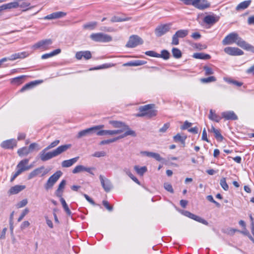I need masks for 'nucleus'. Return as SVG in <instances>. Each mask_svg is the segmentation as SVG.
<instances>
[{"label":"nucleus","mask_w":254,"mask_h":254,"mask_svg":"<svg viewBox=\"0 0 254 254\" xmlns=\"http://www.w3.org/2000/svg\"><path fill=\"white\" fill-rule=\"evenodd\" d=\"M234 43L245 50H252V49H254V47L246 43L235 32L230 33L222 41V44L224 45H230Z\"/></svg>","instance_id":"nucleus-1"},{"label":"nucleus","mask_w":254,"mask_h":254,"mask_svg":"<svg viewBox=\"0 0 254 254\" xmlns=\"http://www.w3.org/2000/svg\"><path fill=\"white\" fill-rule=\"evenodd\" d=\"M71 146L69 144L61 145L50 152H47L48 150H46L45 148L39 153L40 158L42 161H48L65 151L70 148Z\"/></svg>","instance_id":"nucleus-2"},{"label":"nucleus","mask_w":254,"mask_h":254,"mask_svg":"<svg viewBox=\"0 0 254 254\" xmlns=\"http://www.w3.org/2000/svg\"><path fill=\"white\" fill-rule=\"evenodd\" d=\"M154 105L153 104L141 106L138 108L139 113L136 114L135 116L138 117H146L147 118L155 117L157 115V111L154 109Z\"/></svg>","instance_id":"nucleus-3"},{"label":"nucleus","mask_w":254,"mask_h":254,"mask_svg":"<svg viewBox=\"0 0 254 254\" xmlns=\"http://www.w3.org/2000/svg\"><path fill=\"white\" fill-rule=\"evenodd\" d=\"M53 44V41L51 39H43L39 41L31 46V49L34 50L45 51L49 49Z\"/></svg>","instance_id":"nucleus-4"},{"label":"nucleus","mask_w":254,"mask_h":254,"mask_svg":"<svg viewBox=\"0 0 254 254\" xmlns=\"http://www.w3.org/2000/svg\"><path fill=\"white\" fill-rule=\"evenodd\" d=\"M62 175L61 171H57L53 175H52L44 185V188L46 190L52 189Z\"/></svg>","instance_id":"nucleus-5"},{"label":"nucleus","mask_w":254,"mask_h":254,"mask_svg":"<svg viewBox=\"0 0 254 254\" xmlns=\"http://www.w3.org/2000/svg\"><path fill=\"white\" fill-rule=\"evenodd\" d=\"M90 38L93 41L97 42L105 43L112 40V38L111 36L103 33H93L90 35Z\"/></svg>","instance_id":"nucleus-6"},{"label":"nucleus","mask_w":254,"mask_h":254,"mask_svg":"<svg viewBox=\"0 0 254 254\" xmlns=\"http://www.w3.org/2000/svg\"><path fill=\"white\" fill-rule=\"evenodd\" d=\"M104 127V125H99V126H94L93 127L87 128L84 130H81L79 131L77 134V137L78 138H80L82 137L91 135L93 134L94 133H96V131L103 128Z\"/></svg>","instance_id":"nucleus-7"},{"label":"nucleus","mask_w":254,"mask_h":254,"mask_svg":"<svg viewBox=\"0 0 254 254\" xmlns=\"http://www.w3.org/2000/svg\"><path fill=\"white\" fill-rule=\"evenodd\" d=\"M48 172L49 170L45 169L44 166H41L31 172L28 176V180H30L37 176L43 177L46 175Z\"/></svg>","instance_id":"nucleus-8"},{"label":"nucleus","mask_w":254,"mask_h":254,"mask_svg":"<svg viewBox=\"0 0 254 254\" xmlns=\"http://www.w3.org/2000/svg\"><path fill=\"white\" fill-rule=\"evenodd\" d=\"M142 43L143 41L139 37L136 35H133L130 37L126 46L128 48H134Z\"/></svg>","instance_id":"nucleus-9"},{"label":"nucleus","mask_w":254,"mask_h":254,"mask_svg":"<svg viewBox=\"0 0 254 254\" xmlns=\"http://www.w3.org/2000/svg\"><path fill=\"white\" fill-rule=\"evenodd\" d=\"M171 24H166L158 26L155 30V33L158 37H160L166 33L171 28Z\"/></svg>","instance_id":"nucleus-10"},{"label":"nucleus","mask_w":254,"mask_h":254,"mask_svg":"<svg viewBox=\"0 0 254 254\" xmlns=\"http://www.w3.org/2000/svg\"><path fill=\"white\" fill-rule=\"evenodd\" d=\"M24 0H15L12 2H10V5L12 9L15 8H26L30 5V2L25 1Z\"/></svg>","instance_id":"nucleus-11"},{"label":"nucleus","mask_w":254,"mask_h":254,"mask_svg":"<svg viewBox=\"0 0 254 254\" xmlns=\"http://www.w3.org/2000/svg\"><path fill=\"white\" fill-rule=\"evenodd\" d=\"M99 179L101 184V185L106 192H109L112 189V184L111 182L108 179L104 177L103 175H100L99 176Z\"/></svg>","instance_id":"nucleus-12"},{"label":"nucleus","mask_w":254,"mask_h":254,"mask_svg":"<svg viewBox=\"0 0 254 254\" xmlns=\"http://www.w3.org/2000/svg\"><path fill=\"white\" fill-rule=\"evenodd\" d=\"M224 52L231 56H241L243 55L244 52L241 49L236 48L228 47L224 49Z\"/></svg>","instance_id":"nucleus-13"},{"label":"nucleus","mask_w":254,"mask_h":254,"mask_svg":"<svg viewBox=\"0 0 254 254\" xmlns=\"http://www.w3.org/2000/svg\"><path fill=\"white\" fill-rule=\"evenodd\" d=\"M29 163V159H25L19 162V163L17 165V171H20V173L29 170L31 168L32 166L31 165L28 166V164Z\"/></svg>","instance_id":"nucleus-14"},{"label":"nucleus","mask_w":254,"mask_h":254,"mask_svg":"<svg viewBox=\"0 0 254 254\" xmlns=\"http://www.w3.org/2000/svg\"><path fill=\"white\" fill-rule=\"evenodd\" d=\"M183 214L185 216H186L189 218H190L196 221H197V222L201 223L203 224H204L205 225H208V222L206 220H205L204 219H202L201 217H200L198 216L195 215L190 213L189 211H185L183 212Z\"/></svg>","instance_id":"nucleus-15"},{"label":"nucleus","mask_w":254,"mask_h":254,"mask_svg":"<svg viewBox=\"0 0 254 254\" xmlns=\"http://www.w3.org/2000/svg\"><path fill=\"white\" fill-rule=\"evenodd\" d=\"M210 6V2L207 0H196L194 7L203 10Z\"/></svg>","instance_id":"nucleus-16"},{"label":"nucleus","mask_w":254,"mask_h":254,"mask_svg":"<svg viewBox=\"0 0 254 254\" xmlns=\"http://www.w3.org/2000/svg\"><path fill=\"white\" fill-rule=\"evenodd\" d=\"M95 170L94 168L85 167L83 165L76 166L72 170L73 174L78 173L83 171H86L90 174L94 175L92 170Z\"/></svg>","instance_id":"nucleus-17"},{"label":"nucleus","mask_w":254,"mask_h":254,"mask_svg":"<svg viewBox=\"0 0 254 254\" xmlns=\"http://www.w3.org/2000/svg\"><path fill=\"white\" fill-rule=\"evenodd\" d=\"M109 124L113 126L115 128H118V130H123V132L127 128V126L123 122L116 121H110Z\"/></svg>","instance_id":"nucleus-18"},{"label":"nucleus","mask_w":254,"mask_h":254,"mask_svg":"<svg viewBox=\"0 0 254 254\" xmlns=\"http://www.w3.org/2000/svg\"><path fill=\"white\" fill-rule=\"evenodd\" d=\"M222 118L227 120H236L238 119L237 115L232 111L223 112L221 113Z\"/></svg>","instance_id":"nucleus-19"},{"label":"nucleus","mask_w":254,"mask_h":254,"mask_svg":"<svg viewBox=\"0 0 254 254\" xmlns=\"http://www.w3.org/2000/svg\"><path fill=\"white\" fill-rule=\"evenodd\" d=\"M16 145V141L14 139H11L3 141L1 144L2 148L11 149Z\"/></svg>","instance_id":"nucleus-20"},{"label":"nucleus","mask_w":254,"mask_h":254,"mask_svg":"<svg viewBox=\"0 0 254 254\" xmlns=\"http://www.w3.org/2000/svg\"><path fill=\"white\" fill-rule=\"evenodd\" d=\"M86 60H89L91 58V54L90 52L86 51H80L78 52L75 54V58L77 60H81L82 58Z\"/></svg>","instance_id":"nucleus-21"},{"label":"nucleus","mask_w":254,"mask_h":254,"mask_svg":"<svg viewBox=\"0 0 254 254\" xmlns=\"http://www.w3.org/2000/svg\"><path fill=\"white\" fill-rule=\"evenodd\" d=\"M141 154L143 155L154 158L155 159L158 161H161L163 160V159L160 156V155L157 153L148 151H142L141 152Z\"/></svg>","instance_id":"nucleus-22"},{"label":"nucleus","mask_w":254,"mask_h":254,"mask_svg":"<svg viewBox=\"0 0 254 254\" xmlns=\"http://www.w3.org/2000/svg\"><path fill=\"white\" fill-rule=\"evenodd\" d=\"M28 56L26 52H23L21 53H15L12 54L10 57L7 58L9 61H14L18 59H23L27 57Z\"/></svg>","instance_id":"nucleus-23"},{"label":"nucleus","mask_w":254,"mask_h":254,"mask_svg":"<svg viewBox=\"0 0 254 254\" xmlns=\"http://www.w3.org/2000/svg\"><path fill=\"white\" fill-rule=\"evenodd\" d=\"M219 20V17L215 15H209L204 18V22L208 24H213Z\"/></svg>","instance_id":"nucleus-24"},{"label":"nucleus","mask_w":254,"mask_h":254,"mask_svg":"<svg viewBox=\"0 0 254 254\" xmlns=\"http://www.w3.org/2000/svg\"><path fill=\"white\" fill-rule=\"evenodd\" d=\"M78 159L79 157H76L69 160H64L62 163V166L64 168L70 167L75 163Z\"/></svg>","instance_id":"nucleus-25"},{"label":"nucleus","mask_w":254,"mask_h":254,"mask_svg":"<svg viewBox=\"0 0 254 254\" xmlns=\"http://www.w3.org/2000/svg\"><path fill=\"white\" fill-rule=\"evenodd\" d=\"M146 62L142 60H135L133 61H130L129 62L125 63L123 64L124 66H137L142 65L146 64Z\"/></svg>","instance_id":"nucleus-26"},{"label":"nucleus","mask_w":254,"mask_h":254,"mask_svg":"<svg viewBox=\"0 0 254 254\" xmlns=\"http://www.w3.org/2000/svg\"><path fill=\"white\" fill-rule=\"evenodd\" d=\"M65 185L66 181L64 180H62L59 184L58 189L55 192V194L57 196L61 197V196L63 195V192Z\"/></svg>","instance_id":"nucleus-27"},{"label":"nucleus","mask_w":254,"mask_h":254,"mask_svg":"<svg viewBox=\"0 0 254 254\" xmlns=\"http://www.w3.org/2000/svg\"><path fill=\"white\" fill-rule=\"evenodd\" d=\"M25 188V186L24 185H16L11 187L9 190L8 192L10 194H17L23 190Z\"/></svg>","instance_id":"nucleus-28"},{"label":"nucleus","mask_w":254,"mask_h":254,"mask_svg":"<svg viewBox=\"0 0 254 254\" xmlns=\"http://www.w3.org/2000/svg\"><path fill=\"white\" fill-rule=\"evenodd\" d=\"M124 133L121 134L119 136L117 137L118 140L124 138L125 137L128 135H131L132 136H135L136 133L134 131L131 130L128 126H127V128L123 132Z\"/></svg>","instance_id":"nucleus-29"},{"label":"nucleus","mask_w":254,"mask_h":254,"mask_svg":"<svg viewBox=\"0 0 254 254\" xmlns=\"http://www.w3.org/2000/svg\"><path fill=\"white\" fill-rule=\"evenodd\" d=\"M251 3V0H245L240 3L236 7V9L238 11L244 10L249 6Z\"/></svg>","instance_id":"nucleus-30"},{"label":"nucleus","mask_w":254,"mask_h":254,"mask_svg":"<svg viewBox=\"0 0 254 254\" xmlns=\"http://www.w3.org/2000/svg\"><path fill=\"white\" fill-rule=\"evenodd\" d=\"M61 52V49H56V50L52 51V52H51L50 53H47V54H45L41 56V59H43V60L51 58L53 56H55L60 54Z\"/></svg>","instance_id":"nucleus-31"},{"label":"nucleus","mask_w":254,"mask_h":254,"mask_svg":"<svg viewBox=\"0 0 254 254\" xmlns=\"http://www.w3.org/2000/svg\"><path fill=\"white\" fill-rule=\"evenodd\" d=\"M41 81H32L30 83H28L26 84H25L21 89H20V91L21 92H23L26 90H28V89H31L32 88H33L34 86H35V85H36L37 84L39 83H41Z\"/></svg>","instance_id":"nucleus-32"},{"label":"nucleus","mask_w":254,"mask_h":254,"mask_svg":"<svg viewBox=\"0 0 254 254\" xmlns=\"http://www.w3.org/2000/svg\"><path fill=\"white\" fill-rule=\"evenodd\" d=\"M192 57L197 59H202V60H208L210 59L211 57L209 55L201 53H194Z\"/></svg>","instance_id":"nucleus-33"},{"label":"nucleus","mask_w":254,"mask_h":254,"mask_svg":"<svg viewBox=\"0 0 254 254\" xmlns=\"http://www.w3.org/2000/svg\"><path fill=\"white\" fill-rule=\"evenodd\" d=\"M186 138V136H182L179 133L177 134L175 136L173 137L174 141L180 142L184 146H185V140Z\"/></svg>","instance_id":"nucleus-34"},{"label":"nucleus","mask_w":254,"mask_h":254,"mask_svg":"<svg viewBox=\"0 0 254 254\" xmlns=\"http://www.w3.org/2000/svg\"><path fill=\"white\" fill-rule=\"evenodd\" d=\"M208 118L212 121H215L216 122H219L221 120V118L212 110H210Z\"/></svg>","instance_id":"nucleus-35"},{"label":"nucleus","mask_w":254,"mask_h":254,"mask_svg":"<svg viewBox=\"0 0 254 254\" xmlns=\"http://www.w3.org/2000/svg\"><path fill=\"white\" fill-rule=\"evenodd\" d=\"M134 169L136 172V173L140 176H143V174L147 171L146 167L143 166L140 167L138 165L134 166Z\"/></svg>","instance_id":"nucleus-36"},{"label":"nucleus","mask_w":254,"mask_h":254,"mask_svg":"<svg viewBox=\"0 0 254 254\" xmlns=\"http://www.w3.org/2000/svg\"><path fill=\"white\" fill-rule=\"evenodd\" d=\"M189 33V31L186 29H182L177 31L175 34L176 36L179 38H183L187 36Z\"/></svg>","instance_id":"nucleus-37"},{"label":"nucleus","mask_w":254,"mask_h":254,"mask_svg":"<svg viewBox=\"0 0 254 254\" xmlns=\"http://www.w3.org/2000/svg\"><path fill=\"white\" fill-rule=\"evenodd\" d=\"M30 153L28 148L26 147H23L19 149L17 151V153L20 156H23L27 155Z\"/></svg>","instance_id":"nucleus-38"},{"label":"nucleus","mask_w":254,"mask_h":254,"mask_svg":"<svg viewBox=\"0 0 254 254\" xmlns=\"http://www.w3.org/2000/svg\"><path fill=\"white\" fill-rule=\"evenodd\" d=\"M172 52L174 57L176 59H179L182 57V52L178 48H173Z\"/></svg>","instance_id":"nucleus-39"},{"label":"nucleus","mask_w":254,"mask_h":254,"mask_svg":"<svg viewBox=\"0 0 254 254\" xmlns=\"http://www.w3.org/2000/svg\"><path fill=\"white\" fill-rule=\"evenodd\" d=\"M216 80V78L213 76H209L206 78H202L200 79L201 82L203 83H207L212 82H215Z\"/></svg>","instance_id":"nucleus-40"},{"label":"nucleus","mask_w":254,"mask_h":254,"mask_svg":"<svg viewBox=\"0 0 254 254\" xmlns=\"http://www.w3.org/2000/svg\"><path fill=\"white\" fill-rule=\"evenodd\" d=\"M130 19V17H127L125 18H122L118 16H113L112 17L111 21L112 22H122V21H127Z\"/></svg>","instance_id":"nucleus-41"},{"label":"nucleus","mask_w":254,"mask_h":254,"mask_svg":"<svg viewBox=\"0 0 254 254\" xmlns=\"http://www.w3.org/2000/svg\"><path fill=\"white\" fill-rule=\"evenodd\" d=\"M220 184L221 186V187L224 189L225 190H228L229 189V186L226 183V180L225 178H222L221 179L220 181Z\"/></svg>","instance_id":"nucleus-42"},{"label":"nucleus","mask_w":254,"mask_h":254,"mask_svg":"<svg viewBox=\"0 0 254 254\" xmlns=\"http://www.w3.org/2000/svg\"><path fill=\"white\" fill-rule=\"evenodd\" d=\"M97 25V23L96 22H90L83 25V28L86 29H94Z\"/></svg>","instance_id":"nucleus-43"},{"label":"nucleus","mask_w":254,"mask_h":254,"mask_svg":"<svg viewBox=\"0 0 254 254\" xmlns=\"http://www.w3.org/2000/svg\"><path fill=\"white\" fill-rule=\"evenodd\" d=\"M115 65V64H112V63H107L103 64L102 65H101L96 68H95V69H100L103 68H110L113 66H114Z\"/></svg>","instance_id":"nucleus-44"},{"label":"nucleus","mask_w":254,"mask_h":254,"mask_svg":"<svg viewBox=\"0 0 254 254\" xmlns=\"http://www.w3.org/2000/svg\"><path fill=\"white\" fill-rule=\"evenodd\" d=\"M117 140H118L117 137H115L114 138H112V139H107V140H104L101 141L99 143V144L100 145H105V144H109L110 143H112V142H115Z\"/></svg>","instance_id":"nucleus-45"},{"label":"nucleus","mask_w":254,"mask_h":254,"mask_svg":"<svg viewBox=\"0 0 254 254\" xmlns=\"http://www.w3.org/2000/svg\"><path fill=\"white\" fill-rule=\"evenodd\" d=\"M203 69L205 71V75H209L214 73V71L212 68L207 66H204L203 67Z\"/></svg>","instance_id":"nucleus-46"},{"label":"nucleus","mask_w":254,"mask_h":254,"mask_svg":"<svg viewBox=\"0 0 254 254\" xmlns=\"http://www.w3.org/2000/svg\"><path fill=\"white\" fill-rule=\"evenodd\" d=\"M59 143V140H55L53 142H51L47 147H46V150H50L57 146Z\"/></svg>","instance_id":"nucleus-47"},{"label":"nucleus","mask_w":254,"mask_h":254,"mask_svg":"<svg viewBox=\"0 0 254 254\" xmlns=\"http://www.w3.org/2000/svg\"><path fill=\"white\" fill-rule=\"evenodd\" d=\"M109 130H98L96 131V134L99 136L109 135Z\"/></svg>","instance_id":"nucleus-48"},{"label":"nucleus","mask_w":254,"mask_h":254,"mask_svg":"<svg viewBox=\"0 0 254 254\" xmlns=\"http://www.w3.org/2000/svg\"><path fill=\"white\" fill-rule=\"evenodd\" d=\"M106 155V153L104 151H96L94 154L92 155L93 157H104Z\"/></svg>","instance_id":"nucleus-49"},{"label":"nucleus","mask_w":254,"mask_h":254,"mask_svg":"<svg viewBox=\"0 0 254 254\" xmlns=\"http://www.w3.org/2000/svg\"><path fill=\"white\" fill-rule=\"evenodd\" d=\"M164 188L168 191H169L171 193L174 192V190L172 188V185L170 183H164Z\"/></svg>","instance_id":"nucleus-50"},{"label":"nucleus","mask_w":254,"mask_h":254,"mask_svg":"<svg viewBox=\"0 0 254 254\" xmlns=\"http://www.w3.org/2000/svg\"><path fill=\"white\" fill-rule=\"evenodd\" d=\"M224 80L228 83L233 84H234L237 86H239V87L242 86V83L238 82L236 80H233L231 79L224 78Z\"/></svg>","instance_id":"nucleus-51"},{"label":"nucleus","mask_w":254,"mask_h":254,"mask_svg":"<svg viewBox=\"0 0 254 254\" xmlns=\"http://www.w3.org/2000/svg\"><path fill=\"white\" fill-rule=\"evenodd\" d=\"M55 19L60 18L66 15V13L62 11H58L54 12Z\"/></svg>","instance_id":"nucleus-52"},{"label":"nucleus","mask_w":254,"mask_h":254,"mask_svg":"<svg viewBox=\"0 0 254 254\" xmlns=\"http://www.w3.org/2000/svg\"><path fill=\"white\" fill-rule=\"evenodd\" d=\"M170 54L167 50H163L161 54L160 55V57L163 58L165 60H168L169 58Z\"/></svg>","instance_id":"nucleus-53"},{"label":"nucleus","mask_w":254,"mask_h":254,"mask_svg":"<svg viewBox=\"0 0 254 254\" xmlns=\"http://www.w3.org/2000/svg\"><path fill=\"white\" fill-rule=\"evenodd\" d=\"M27 203L28 201L27 199H24L17 204L16 207L18 208H22L25 206L27 204Z\"/></svg>","instance_id":"nucleus-54"},{"label":"nucleus","mask_w":254,"mask_h":254,"mask_svg":"<svg viewBox=\"0 0 254 254\" xmlns=\"http://www.w3.org/2000/svg\"><path fill=\"white\" fill-rule=\"evenodd\" d=\"M29 210L28 208H25L22 212V213L21 214L20 216H19V217L18 218V222H20L22 219L24 217V216L27 214H28V213L29 212Z\"/></svg>","instance_id":"nucleus-55"},{"label":"nucleus","mask_w":254,"mask_h":254,"mask_svg":"<svg viewBox=\"0 0 254 254\" xmlns=\"http://www.w3.org/2000/svg\"><path fill=\"white\" fill-rule=\"evenodd\" d=\"M38 144L36 143H31L28 147L30 153L33 151V150L36 149V148H37V150H39V148H38Z\"/></svg>","instance_id":"nucleus-56"},{"label":"nucleus","mask_w":254,"mask_h":254,"mask_svg":"<svg viewBox=\"0 0 254 254\" xmlns=\"http://www.w3.org/2000/svg\"><path fill=\"white\" fill-rule=\"evenodd\" d=\"M145 54L147 56L152 57L160 58V54L155 53L154 51H149L145 52Z\"/></svg>","instance_id":"nucleus-57"},{"label":"nucleus","mask_w":254,"mask_h":254,"mask_svg":"<svg viewBox=\"0 0 254 254\" xmlns=\"http://www.w3.org/2000/svg\"><path fill=\"white\" fill-rule=\"evenodd\" d=\"M179 37L176 36V34H174L172 37L171 44L173 45H178L179 44Z\"/></svg>","instance_id":"nucleus-58"},{"label":"nucleus","mask_w":254,"mask_h":254,"mask_svg":"<svg viewBox=\"0 0 254 254\" xmlns=\"http://www.w3.org/2000/svg\"><path fill=\"white\" fill-rule=\"evenodd\" d=\"M214 134L215 138L219 141H222L223 139V136L221 134L219 130L218 129L216 130V132H214Z\"/></svg>","instance_id":"nucleus-59"},{"label":"nucleus","mask_w":254,"mask_h":254,"mask_svg":"<svg viewBox=\"0 0 254 254\" xmlns=\"http://www.w3.org/2000/svg\"><path fill=\"white\" fill-rule=\"evenodd\" d=\"M186 5H192L194 7L196 0H180Z\"/></svg>","instance_id":"nucleus-60"},{"label":"nucleus","mask_w":254,"mask_h":254,"mask_svg":"<svg viewBox=\"0 0 254 254\" xmlns=\"http://www.w3.org/2000/svg\"><path fill=\"white\" fill-rule=\"evenodd\" d=\"M109 135H114L115 134H120L123 132V130H118V129H114V130H109Z\"/></svg>","instance_id":"nucleus-61"},{"label":"nucleus","mask_w":254,"mask_h":254,"mask_svg":"<svg viewBox=\"0 0 254 254\" xmlns=\"http://www.w3.org/2000/svg\"><path fill=\"white\" fill-rule=\"evenodd\" d=\"M103 205L108 209L109 211H111L113 210V207L110 206L109 203L106 200L103 201Z\"/></svg>","instance_id":"nucleus-62"},{"label":"nucleus","mask_w":254,"mask_h":254,"mask_svg":"<svg viewBox=\"0 0 254 254\" xmlns=\"http://www.w3.org/2000/svg\"><path fill=\"white\" fill-rule=\"evenodd\" d=\"M123 172L127 174L129 177H131V176L132 175L130 169L127 167L124 168L123 169Z\"/></svg>","instance_id":"nucleus-63"},{"label":"nucleus","mask_w":254,"mask_h":254,"mask_svg":"<svg viewBox=\"0 0 254 254\" xmlns=\"http://www.w3.org/2000/svg\"><path fill=\"white\" fill-rule=\"evenodd\" d=\"M246 72L248 74L254 75V64L247 69Z\"/></svg>","instance_id":"nucleus-64"}]
</instances>
